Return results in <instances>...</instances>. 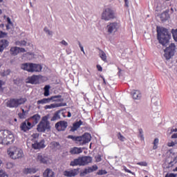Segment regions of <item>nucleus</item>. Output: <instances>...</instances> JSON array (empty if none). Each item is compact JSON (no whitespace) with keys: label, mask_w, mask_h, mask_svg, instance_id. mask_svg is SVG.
Segmentation results:
<instances>
[{"label":"nucleus","mask_w":177,"mask_h":177,"mask_svg":"<svg viewBox=\"0 0 177 177\" xmlns=\"http://www.w3.org/2000/svg\"><path fill=\"white\" fill-rule=\"evenodd\" d=\"M84 149L81 148V147H73L71 148L69 153L72 155H75V154H81V153H82Z\"/></svg>","instance_id":"aec40b11"},{"label":"nucleus","mask_w":177,"mask_h":177,"mask_svg":"<svg viewBox=\"0 0 177 177\" xmlns=\"http://www.w3.org/2000/svg\"><path fill=\"white\" fill-rule=\"evenodd\" d=\"M124 170L127 172L128 174H131V175H135V172L131 171V170L128 169L127 167H124Z\"/></svg>","instance_id":"c03bdc74"},{"label":"nucleus","mask_w":177,"mask_h":177,"mask_svg":"<svg viewBox=\"0 0 177 177\" xmlns=\"http://www.w3.org/2000/svg\"><path fill=\"white\" fill-rule=\"evenodd\" d=\"M173 171L174 172H177V167Z\"/></svg>","instance_id":"774afa93"},{"label":"nucleus","mask_w":177,"mask_h":177,"mask_svg":"<svg viewBox=\"0 0 177 177\" xmlns=\"http://www.w3.org/2000/svg\"><path fill=\"white\" fill-rule=\"evenodd\" d=\"M137 165H140V167H147V162H139Z\"/></svg>","instance_id":"37998d69"},{"label":"nucleus","mask_w":177,"mask_h":177,"mask_svg":"<svg viewBox=\"0 0 177 177\" xmlns=\"http://www.w3.org/2000/svg\"><path fill=\"white\" fill-rule=\"evenodd\" d=\"M108 32L109 34H113V32H117L118 28H120V24L117 22L109 23L106 26Z\"/></svg>","instance_id":"f8f14e48"},{"label":"nucleus","mask_w":177,"mask_h":177,"mask_svg":"<svg viewBox=\"0 0 177 177\" xmlns=\"http://www.w3.org/2000/svg\"><path fill=\"white\" fill-rule=\"evenodd\" d=\"M7 23L9 26H13V23H12L10 17H7Z\"/></svg>","instance_id":"603ef678"},{"label":"nucleus","mask_w":177,"mask_h":177,"mask_svg":"<svg viewBox=\"0 0 177 177\" xmlns=\"http://www.w3.org/2000/svg\"><path fill=\"white\" fill-rule=\"evenodd\" d=\"M124 6L129 8V1H128V0H124Z\"/></svg>","instance_id":"4d7b16f0"},{"label":"nucleus","mask_w":177,"mask_h":177,"mask_svg":"<svg viewBox=\"0 0 177 177\" xmlns=\"http://www.w3.org/2000/svg\"><path fill=\"white\" fill-rule=\"evenodd\" d=\"M118 139H119V140H120V142L125 141V137H124V136H122V134H121V133H120V132L118 133Z\"/></svg>","instance_id":"58836bf2"},{"label":"nucleus","mask_w":177,"mask_h":177,"mask_svg":"<svg viewBox=\"0 0 177 177\" xmlns=\"http://www.w3.org/2000/svg\"><path fill=\"white\" fill-rule=\"evenodd\" d=\"M95 171H97V165H96L84 169L82 171H81L80 175L81 176H85V175H88V174H91V172H95Z\"/></svg>","instance_id":"4468645a"},{"label":"nucleus","mask_w":177,"mask_h":177,"mask_svg":"<svg viewBox=\"0 0 177 177\" xmlns=\"http://www.w3.org/2000/svg\"><path fill=\"white\" fill-rule=\"evenodd\" d=\"M10 52L13 56H17V55H19V47H11Z\"/></svg>","instance_id":"c756f323"},{"label":"nucleus","mask_w":177,"mask_h":177,"mask_svg":"<svg viewBox=\"0 0 177 177\" xmlns=\"http://www.w3.org/2000/svg\"><path fill=\"white\" fill-rule=\"evenodd\" d=\"M80 174V168L73 169L70 170H66L64 171L63 175L64 176L66 177H74L77 176Z\"/></svg>","instance_id":"ddd939ff"},{"label":"nucleus","mask_w":177,"mask_h":177,"mask_svg":"<svg viewBox=\"0 0 177 177\" xmlns=\"http://www.w3.org/2000/svg\"><path fill=\"white\" fill-rule=\"evenodd\" d=\"M7 153L12 160H17V158H21L24 156L23 150L16 147H12L8 149Z\"/></svg>","instance_id":"0eeeda50"},{"label":"nucleus","mask_w":177,"mask_h":177,"mask_svg":"<svg viewBox=\"0 0 177 177\" xmlns=\"http://www.w3.org/2000/svg\"><path fill=\"white\" fill-rule=\"evenodd\" d=\"M60 113H62V110L57 111L53 115L50 119V121H57V120H60Z\"/></svg>","instance_id":"a878e982"},{"label":"nucleus","mask_w":177,"mask_h":177,"mask_svg":"<svg viewBox=\"0 0 177 177\" xmlns=\"http://www.w3.org/2000/svg\"><path fill=\"white\" fill-rule=\"evenodd\" d=\"M131 95L133 97V99H135L136 100H139L140 97H142V94L140 93V91L138 90H134L131 92Z\"/></svg>","instance_id":"b1692460"},{"label":"nucleus","mask_w":177,"mask_h":177,"mask_svg":"<svg viewBox=\"0 0 177 177\" xmlns=\"http://www.w3.org/2000/svg\"><path fill=\"white\" fill-rule=\"evenodd\" d=\"M171 132L172 133V132H177V129H171Z\"/></svg>","instance_id":"0e129e2a"},{"label":"nucleus","mask_w":177,"mask_h":177,"mask_svg":"<svg viewBox=\"0 0 177 177\" xmlns=\"http://www.w3.org/2000/svg\"><path fill=\"white\" fill-rule=\"evenodd\" d=\"M138 132L140 133L139 137L140 138L141 140H145V136H143V129H139Z\"/></svg>","instance_id":"ea45409f"},{"label":"nucleus","mask_w":177,"mask_h":177,"mask_svg":"<svg viewBox=\"0 0 177 177\" xmlns=\"http://www.w3.org/2000/svg\"><path fill=\"white\" fill-rule=\"evenodd\" d=\"M19 53H26V49L23 48L18 47Z\"/></svg>","instance_id":"de8ad7c7"},{"label":"nucleus","mask_w":177,"mask_h":177,"mask_svg":"<svg viewBox=\"0 0 177 177\" xmlns=\"http://www.w3.org/2000/svg\"><path fill=\"white\" fill-rule=\"evenodd\" d=\"M9 46V41L6 39H1L0 40V53L3 52L6 48Z\"/></svg>","instance_id":"a211bd4d"},{"label":"nucleus","mask_w":177,"mask_h":177,"mask_svg":"<svg viewBox=\"0 0 177 177\" xmlns=\"http://www.w3.org/2000/svg\"><path fill=\"white\" fill-rule=\"evenodd\" d=\"M67 117H68V118L71 117V112H68Z\"/></svg>","instance_id":"69168bd1"},{"label":"nucleus","mask_w":177,"mask_h":177,"mask_svg":"<svg viewBox=\"0 0 177 177\" xmlns=\"http://www.w3.org/2000/svg\"><path fill=\"white\" fill-rule=\"evenodd\" d=\"M50 147L51 149H57V147H60V143L57 142H50Z\"/></svg>","instance_id":"72a5a7b5"},{"label":"nucleus","mask_w":177,"mask_h":177,"mask_svg":"<svg viewBox=\"0 0 177 177\" xmlns=\"http://www.w3.org/2000/svg\"><path fill=\"white\" fill-rule=\"evenodd\" d=\"M21 68L28 73H41L42 71V66L39 64L24 63L21 65Z\"/></svg>","instance_id":"20e7f679"},{"label":"nucleus","mask_w":177,"mask_h":177,"mask_svg":"<svg viewBox=\"0 0 177 177\" xmlns=\"http://www.w3.org/2000/svg\"><path fill=\"white\" fill-rule=\"evenodd\" d=\"M67 127H68V123H67V122L64 120H60L57 122L55 125V128L59 132L66 131V129H67Z\"/></svg>","instance_id":"9b49d317"},{"label":"nucleus","mask_w":177,"mask_h":177,"mask_svg":"<svg viewBox=\"0 0 177 177\" xmlns=\"http://www.w3.org/2000/svg\"><path fill=\"white\" fill-rule=\"evenodd\" d=\"M44 177H55V172L50 169H47L43 174Z\"/></svg>","instance_id":"393cba45"},{"label":"nucleus","mask_w":177,"mask_h":177,"mask_svg":"<svg viewBox=\"0 0 177 177\" xmlns=\"http://www.w3.org/2000/svg\"><path fill=\"white\" fill-rule=\"evenodd\" d=\"M173 38L176 42H177V29L171 30Z\"/></svg>","instance_id":"4c0bfd02"},{"label":"nucleus","mask_w":177,"mask_h":177,"mask_svg":"<svg viewBox=\"0 0 177 177\" xmlns=\"http://www.w3.org/2000/svg\"><path fill=\"white\" fill-rule=\"evenodd\" d=\"M158 142H159V140L158 138H155L154 140H153V150H157V148L158 147L157 145H158Z\"/></svg>","instance_id":"c9c22d12"},{"label":"nucleus","mask_w":177,"mask_h":177,"mask_svg":"<svg viewBox=\"0 0 177 177\" xmlns=\"http://www.w3.org/2000/svg\"><path fill=\"white\" fill-rule=\"evenodd\" d=\"M97 162L102 161V158H100V156H99V157L97 158Z\"/></svg>","instance_id":"e2e57ef3"},{"label":"nucleus","mask_w":177,"mask_h":177,"mask_svg":"<svg viewBox=\"0 0 177 177\" xmlns=\"http://www.w3.org/2000/svg\"><path fill=\"white\" fill-rule=\"evenodd\" d=\"M37 104H46L47 103H50L49 98H43L37 101Z\"/></svg>","instance_id":"7c9ffc66"},{"label":"nucleus","mask_w":177,"mask_h":177,"mask_svg":"<svg viewBox=\"0 0 177 177\" xmlns=\"http://www.w3.org/2000/svg\"><path fill=\"white\" fill-rule=\"evenodd\" d=\"M160 19H162V21L167 20L168 17H167V13H165V12L162 13V15H160Z\"/></svg>","instance_id":"a19ab883"},{"label":"nucleus","mask_w":177,"mask_h":177,"mask_svg":"<svg viewBox=\"0 0 177 177\" xmlns=\"http://www.w3.org/2000/svg\"><path fill=\"white\" fill-rule=\"evenodd\" d=\"M66 106V104L58 103V104H51L50 105H46L44 106L45 110L50 109H56L57 107H63Z\"/></svg>","instance_id":"412c9836"},{"label":"nucleus","mask_w":177,"mask_h":177,"mask_svg":"<svg viewBox=\"0 0 177 177\" xmlns=\"http://www.w3.org/2000/svg\"><path fill=\"white\" fill-rule=\"evenodd\" d=\"M101 78L103 80V84L104 85H107V83L106 82V79H104V77L101 76Z\"/></svg>","instance_id":"052dcab7"},{"label":"nucleus","mask_w":177,"mask_h":177,"mask_svg":"<svg viewBox=\"0 0 177 177\" xmlns=\"http://www.w3.org/2000/svg\"><path fill=\"white\" fill-rule=\"evenodd\" d=\"M32 136L33 138H38V136H39V135H38L37 133H35V134H32Z\"/></svg>","instance_id":"680f3d73"},{"label":"nucleus","mask_w":177,"mask_h":177,"mask_svg":"<svg viewBox=\"0 0 177 177\" xmlns=\"http://www.w3.org/2000/svg\"><path fill=\"white\" fill-rule=\"evenodd\" d=\"M37 169L35 168H26L24 169V174L28 175V174H35L37 173Z\"/></svg>","instance_id":"bb28decb"},{"label":"nucleus","mask_w":177,"mask_h":177,"mask_svg":"<svg viewBox=\"0 0 177 177\" xmlns=\"http://www.w3.org/2000/svg\"><path fill=\"white\" fill-rule=\"evenodd\" d=\"M79 46H80V49H81L82 52H83V53H84V54H85V51L84 50V47H83V46H82V45H81V43H80V42H79Z\"/></svg>","instance_id":"bf43d9fd"},{"label":"nucleus","mask_w":177,"mask_h":177,"mask_svg":"<svg viewBox=\"0 0 177 177\" xmlns=\"http://www.w3.org/2000/svg\"><path fill=\"white\" fill-rule=\"evenodd\" d=\"M32 127V124L31 122L26 120L24 122L21 124L20 129L24 132H27V131H30V129Z\"/></svg>","instance_id":"2eb2a0df"},{"label":"nucleus","mask_w":177,"mask_h":177,"mask_svg":"<svg viewBox=\"0 0 177 177\" xmlns=\"http://www.w3.org/2000/svg\"><path fill=\"white\" fill-rule=\"evenodd\" d=\"M32 149L35 150H38L39 149H44L45 147V140H41L39 142H35L32 145Z\"/></svg>","instance_id":"f3484780"},{"label":"nucleus","mask_w":177,"mask_h":177,"mask_svg":"<svg viewBox=\"0 0 177 177\" xmlns=\"http://www.w3.org/2000/svg\"><path fill=\"white\" fill-rule=\"evenodd\" d=\"M48 118L46 115L42 118L41 122L37 125L38 132H45L46 129H50V122L48 121Z\"/></svg>","instance_id":"1a4fd4ad"},{"label":"nucleus","mask_w":177,"mask_h":177,"mask_svg":"<svg viewBox=\"0 0 177 177\" xmlns=\"http://www.w3.org/2000/svg\"><path fill=\"white\" fill-rule=\"evenodd\" d=\"M61 44H62V45H64V46H67V45H68V43H67V41H66L65 40H62V41H61Z\"/></svg>","instance_id":"13d9d810"},{"label":"nucleus","mask_w":177,"mask_h":177,"mask_svg":"<svg viewBox=\"0 0 177 177\" xmlns=\"http://www.w3.org/2000/svg\"><path fill=\"white\" fill-rule=\"evenodd\" d=\"M13 167H15V164H13V162H8L6 165V168H7V169H12Z\"/></svg>","instance_id":"e433bc0d"},{"label":"nucleus","mask_w":177,"mask_h":177,"mask_svg":"<svg viewBox=\"0 0 177 177\" xmlns=\"http://www.w3.org/2000/svg\"><path fill=\"white\" fill-rule=\"evenodd\" d=\"M158 39L163 46H167L171 39V33L165 28H157Z\"/></svg>","instance_id":"f257e3e1"},{"label":"nucleus","mask_w":177,"mask_h":177,"mask_svg":"<svg viewBox=\"0 0 177 177\" xmlns=\"http://www.w3.org/2000/svg\"><path fill=\"white\" fill-rule=\"evenodd\" d=\"M177 175L174 174V173H167L166 175H165V177H176Z\"/></svg>","instance_id":"49530a36"},{"label":"nucleus","mask_w":177,"mask_h":177,"mask_svg":"<svg viewBox=\"0 0 177 177\" xmlns=\"http://www.w3.org/2000/svg\"><path fill=\"white\" fill-rule=\"evenodd\" d=\"M170 13H174V8H171L170 9Z\"/></svg>","instance_id":"338daca9"},{"label":"nucleus","mask_w":177,"mask_h":177,"mask_svg":"<svg viewBox=\"0 0 177 177\" xmlns=\"http://www.w3.org/2000/svg\"><path fill=\"white\" fill-rule=\"evenodd\" d=\"M92 162V157L91 156H80L77 158L74 159L70 163L71 167H84L88 164Z\"/></svg>","instance_id":"39448f33"},{"label":"nucleus","mask_w":177,"mask_h":177,"mask_svg":"<svg viewBox=\"0 0 177 177\" xmlns=\"http://www.w3.org/2000/svg\"><path fill=\"white\" fill-rule=\"evenodd\" d=\"M15 45H17L18 46H26V45H27V41L25 40L17 41L15 42Z\"/></svg>","instance_id":"f704fd0d"},{"label":"nucleus","mask_w":177,"mask_h":177,"mask_svg":"<svg viewBox=\"0 0 177 177\" xmlns=\"http://www.w3.org/2000/svg\"><path fill=\"white\" fill-rule=\"evenodd\" d=\"M27 102V98L21 97V98H10L7 102V107H10V109H17L18 106H21V104H24Z\"/></svg>","instance_id":"423d86ee"},{"label":"nucleus","mask_w":177,"mask_h":177,"mask_svg":"<svg viewBox=\"0 0 177 177\" xmlns=\"http://www.w3.org/2000/svg\"><path fill=\"white\" fill-rule=\"evenodd\" d=\"M29 120L32 122V126L37 125V124L39 122V120H41V116L39 114H35L30 117Z\"/></svg>","instance_id":"6ab92c4d"},{"label":"nucleus","mask_w":177,"mask_h":177,"mask_svg":"<svg viewBox=\"0 0 177 177\" xmlns=\"http://www.w3.org/2000/svg\"><path fill=\"white\" fill-rule=\"evenodd\" d=\"M44 31L46 32L48 35H52V31L47 29V28H44Z\"/></svg>","instance_id":"6e6d98bb"},{"label":"nucleus","mask_w":177,"mask_h":177,"mask_svg":"<svg viewBox=\"0 0 177 177\" xmlns=\"http://www.w3.org/2000/svg\"><path fill=\"white\" fill-rule=\"evenodd\" d=\"M62 98V95H54L50 97H49L50 102H59V99Z\"/></svg>","instance_id":"2f4dec72"},{"label":"nucleus","mask_w":177,"mask_h":177,"mask_svg":"<svg viewBox=\"0 0 177 177\" xmlns=\"http://www.w3.org/2000/svg\"><path fill=\"white\" fill-rule=\"evenodd\" d=\"M15 142V136L8 130L0 131V145H12Z\"/></svg>","instance_id":"f03ea898"},{"label":"nucleus","mask_w":177,"mask_h":177,"mask_svg":"<svg viewBox=\"0 0 177 177\" xmlns=\"http://www.w3.org/2000/svg\"><path fill=\"white\" fill-rule=\"evenodd\" d=\"M175 49H176V46L174 43H171L169 47L166 48L164 57L167 60H169L175 55Z\"/></svg>","instance_id":"9d476101"},{"label":"nucleus","mask_w":177,"mask_h":177,"mask_svg":"<svg viewBox=\"0 0 177 177\" xmlns=\"http://www.w3.org/2000/svg\"><path fill=\"white\" fill-rule=\"evenodd\" d=\"M0 177H8V174L6 172H5L3 170H0Z\"/></svg>","instance_id":"79ce46f5"},{"label":"nucleus","mask_w":177,"mask_h":177,"mask_svg":"<svg viewBox=\"0 0 177 177\" xmlns=\"http://www.w3.org/2000/svg\"><path fill=\"white\" fill-rule=\"evenodd\" d=\"M100 59L104 62L105 63L107 62V55H106V53L104 51L100 49Z\"/></svg>","instance_id":"c85d7f7f"},{"label":"nucleus","mask_w":177,"mask_h":177,"mask_svg":"<svg viewBox=\"0 0 177 177\" xmlns=\"http://www.w3.org/2000/svg\"><path fill=\"white\" fill-rule=\"evenodd\" d=\"M10 74V69H8L7 71H4L3 73V75H9Z\"/></svg>","instance_id":"864d4df0"},{"label":"nucleus","mask_w":177,"mask_h":177,"mask_svg":"<svg viewBox=\"0 0 177 177\" xmlns=\"http://www.w3.org/2000/svg\"><path fill=\"white\" fill-rule=\"evenodd\" d=\"M84 122L82 120H79L78 122H74L73 127L71 129V132H75L81 125H82Z\"/></svg>","instance_id":"4be33fe9"},{"label":"nucleus","mask_w":177,"mask_h":177,"mask_svg":"<svg viewBox=\"0 0 177 177\" xmlns=\"http://www.w3.org/2000/svg\"><path fill=\"white\" fill-rule=\"evenodd\" d=\"M68 139H71L73 142H75L77 145L80 146H84V145H86V143H89L92 139V136L88 133H85L84 135L81 136H68Z\"/></svg>","instance_id":"7ed1b4c3"},{"label":"nucleus","mask_w":177,"mask_h":177,"mask_svg":"<svg viewBox=\"0 0 177 177\" xmlns=\"http://www.w3.org/2000/svg\"><path fill=\"white\" fill-rule=\"evenodd\" d=\"M6 37V33L3 31H0V38H5Z\"/></svg>","instance_id":"8fccbe9b"},{"label":"nucleus","mask_w":177,"mask_h":177,"mask_svg":"<svg viewBox=\"0 0 177 177\" xmlns=\"http://www.w3.org/2000/svg\"><path fill=\"white\" fill-rule=\"evenodd\" d=\"M26 82L32 85L39 84V75H33L31 77H28Z\"/></svg>","instance_id":"dca6fc26"},{"label":"nucleus","mask_w":177,"mask_h":177,"mask_svg":"<svg viewBox=\"0 0 177 177\" xmlns=\"http://www.w3.org/2000/svg\"><path fill=\"white\" fill-rule=\"evenodd\" d=\"M96 67H97V70L98 71H100V72L103 71V68H102V66H100V64H97V65L96 66Z\"/></svg>","instance_id":"3c124183"},{"label":"nucleus","mask_w":177,"mask_h":177,"mask_svg":"<svg viewBox=\"0 0 177 177\" xmlns=\"http://www.w3.org/2000/svg\"><path fill=\"white\" fill-rule=\"evenodd\" d=\"M37 161L41 164H46L48 162V157L39 154L37 157Z\"/></svg>","instance_id":"5701e85b"},{"label":"nucleus","mask_w":177,"mask_h":177,"mask_svg":"<svg viewBox=\"0 0 177 177\" xmlns=\"http://www.w3.org/2000/svg\"><path fill=\"white\" fill-rule=\"evenodd\" d=\"M44 31L46 32L48 35H52V31L47 29V28H44Z\"/></svg>","instance_id":"5fc2aeb1"},{"label":"nucleus","mask_w":177,"mask_h":177,"mask_svg":"<svg viewBox=\"0 0 177 177\" xmlns=\"http://www.w3.org/2000/svg\"><path fill=\"white\" fill-rule=\"evenodd\" d=\"M174 145H176V144L174 141H171V142L167 143V146L169 147H174Z\"/></svg>","instance_id":"09e8293b"},{"label":"nucleus","mask_w":177,"mask_h":177,"mask_svg":"<svg viewBox=\"0 0 177 177\" xmlns=\"http://www.w3.org/2000/svg\"><path fill=\"white\" fill-rule=\"evenodd\" d=\"M101 19L105 21L113 20L115 19V12L110 8H106L102 13Z\"/></svg>","instance_id":"6e6552de"},{"label":"nucleus","mask_w":177,"mask_h":177,"mask_svg":"<svg viewBox=\"0 0 177 177\" xmlns=\"http://www.w3.org/2000/svg\"><path fill=\"white\" fill-rule=\"evenodd\" d=\"M49 89H50V86L46 85L44 86V96H46V97L49 96V95H50Z\"/></svg>","instance_id":"473e14b6"},{"label":"nucleus","mask_w":177,"mask_h":177,"mask_svg":"<svg viewBox=\"0 0 177 177\" xmlns=\"http://www.w3.org/2000/svg\"><path fill=\"white\" fill-rule=\"evenodd\" d=\"M106 174H107L106 170H99L97 172L98 175H106Z\"/></svg>","instance_id":"a18cd8bd"},{"label":"nucleus","mask_w":177,"mask_h":177,"mask_svg":"<svg viewBox=\"0 0 177 177\" xmlns=\"http://www.w3.org/2000/svg\"><path fill=\"white\" fill-rule=\"evenodd\" d=\"M21 110H22V113H19L18 117L21 120H24L26 117V115L28 114V110L25 111L24 109H22Z\"/></svg>","instance_id":"cd10ccee"}]
</instances>
